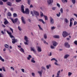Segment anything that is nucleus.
<instances>
[{
    "label": "nucleus",
    "instance_id": "nucleus-9",
    "mask_svg": "<svg viewBox=\"0 0 77 77\" xmlns=\"http://www.w3.org/2000/svg\"><path fill=\"white\" fill-rule=\"evenodd\" d=\"M50 22L51 24H54V20L51 17H50Z\"/></svg>",
    "mask_w": 77,
    "mask_h": 77
},
{
    "label": "nucleus",
    "instance_id": "nucleus-23",
    "mask_svg": "<svg viewBox=\"0 0 77 77\" xmlns=\"http://www.w3.org/2000/svg\"><path fill=\"white\" fill-rule=\"evenodd\" d=\"M44 38L45 39L47 38V34H44Z\"/></svg>",
    "mask_w": 77,
    "mask_h": 77
},
{
    "label": "nucleus",
    "instance_id": "nucleus-14",
    "mask_svg": "<svg viewBox=\"0 0 77 77\" xmlns=\"http://www.w3.org/2000/svg\"><path fill=\"white\" fill-rule=\"evenodd\" d=\"M32 56L30 55H28V57H27V59L29 60H30V58H32Z\"/></svg>",
    "mask_w": 77,
    "mask_h": 77
},
{
    "label": "nucleus",
    "instance_id": "nucleus-26",
    "mask_svg": "<svg viewBox=\"0 0 77 77\" xmlns=\"http://www.w3.org/2000/svg\"><path fill=\"white\" fill-rule=\"evenodd\" d=\"M8 14L9 17H11V16H12V14H11V12H10L8 13Z\"/></svg>",
    "mask_w": 77,
    "mask_h": 77
},
{
    "label": "nucleus",
    "instance_id": "nucleus-37",
    "mask_svg": "<svg viewBox=\"0 0 77 77\" xmlns=\"http://www.w3.org/2000/svg\"><path fill=\"white\" fill-rule=\"evenodd\" d=\"M60 12H61V14H63V8H61L60 9Z\"/></svg>",
    "mask_w": 77,
    "mask_h": 77
},
{
    "label": "nucleus",
    "instance_id": "nucleus-12",
    "mask_svg": "<svg viewBox=\"0 0 77 77\" xmlns=\"http://www.w3.org/2000/svg\"><path fill=\"white\" fill-rule=\"evenodd\" d=\"M24 40H26V42H29V40H28V38L27 36H24Z\"/></svg>",
    "mask_w": 77,
    "mask_h": 77
},
{
    "label": "nucleus",
    "instance_id": "nucleus-4",
    "mask_svg": "<svg viewBox=\"0 0 77 77\" xmlns=\"http://www.w3.org/2000/svg\"><path fill=\"white\" fill-rule=\"evenodd\" d=\"M12 43L13 44H14L16 42H17V41H18V40L17 39H15V38H13L12 39Z\"/></svg>",
    "mask_w": 77,
    "mask_h": 77
},
{
    "label": "nucleus",
    "instance_id": "nucleus-56",
    "mask_svg": "<svg viewBox=\"0 0 77 77\" xmlns=\"http://www.w3.org/2000/svg\"><path fill=\"white\" fill-rule=\"evenodd\" d=\"M72 20H74V19H73V18H72L70 19V22H72Z\"/></svg>",
    "mask_w": 77,
    "mask_h": 77
},
{
    "label": "nucleus",
    "instance_id": "nucleus-20",
    "mask_svg": "<svg viewBox=\"0 0 77 77\" xmlns=\"http://www.w3.org/2000/svg\"><path fill=\"white\" fill-rule=\"evenodd\" d=\"M4 24H5V25H6V24H8V23H9V22H8V21H5L4 22Z\"/></svg>",
    "mask_w": 77,
    "mask_h": 77
},
{
    "label": "nucleus",
    "instance_id": "nucleus-49",
    "mask_svg": "<svg viewBox=\"0 0 77 77\" xmlns=\"http://www.w3.org/2000/svg\"><path fill=\"white\" fill-rule=\"evenodd\" d=\"M52 30H54V29H56V27L54 26H53L51 28Z\"/></svg>",
    "mask_w": 77,
    "mask_h": 77
},
{
    "label": "nucleus",
    "instance_id": "nucleus-62",
    "mask_svg": "<svg viewBox=\"0 0 77 77\" xmlns=\"http://www.w3.org/2000/svg\"><path fill=\"white\" fill-rule=\"evenodd\" d=\"M8 34L9 35V36H10L12 35V33L11 32H9Z\"/></svg>",
    "mask_w": 77,
    "mask_h": 77
},
{
    "label": "nucleus",
    "instance_id": "nucleus-59",
    "mask_svg": "<svg viewBox=\"0 0 77 77\" xmlns=\"http://www.w3.org/2000/svg\"><path fill=\"white\" fill-rule=\"evenodd\" d=\"M22 70V71L23 72H24V69H21Z\"/></svg>",
    "mask_w": 77,
    "mask_h": 77
},
{
    "label": "nucleus",
    "instance_id": "nucleus-61",
    "mask_svg": "<svg viewBox=\"0 0 77 77\" xmlns=\"http://www.w3.org/2000/svg\"><path fill=\"white\" fill-rule=\"evenodd\" d=\"M32 76H35V73L33 72L32 73Z\"/></svg>",
    "mask_w": 77,
    "mask_h": 77
},
{
    "label": "nucleus",
    "instance_id": "nucleus-19",
    "mask_svg": "<svg viewBox=\"0 0 77 77\" xmlns=\"http://www.w3.org/2000/svg\"><path fill=\"white\" fill-rule=\"evenodd\" d=\"M7 5H8V6H11L12 5H11V2H8L7 3Z\"/></svg>",
    "mask_w": 77,
    "mask_h": 77
},
{
    "label": "nucleus",
    "instance_id": "nucleus-30",
    "mask_svg": "<svg viewBox=\"0 0 77 77\" xmlns=\"http://www.w3.org/2000/svg\"><path fill=\"white\" fill-rule=\"evenodd\" d=\"M13 17H17V14L16 13H14L13 14Z\"/></svg>",
    "mask_w": 77,
    "mask_h": 77
},
{
    "label": "nucleus",
    "instance_id": "nucleus-40",
    "mask_svg": "<svg viewBox=\"0 0 77 77\" xmlns=\"http://www.w3.org/2000/svg\"><path fill=\"white\" fill-rule=\"evenodd\" d=\"M2 69L4 72H5V71H6V70H5V67H2Z\"/></svg>",
    "mask_w": 77,
    "mask_h": 77
},
{
    "label": "nucleus",
    "instance_id": "nucleus-17",
    "mask_svg": "<svg viewBox=\"0 0 77 77\" xmlns=\"http://www.w3.org/2000/svg\"><path fill=\"white\" fill-rule=\"evenodd\" d=\"M69 56V54L65 55L64 56V59H67Z\"/></svg>",
    "mask_w": 77,
    "mask_h": 77
},
{
    "label": "nucleus",
    "instance_id": "nucleus-8",
    "mask_svg": "<svg viewBox=\"0 0 77 77\" xmlns=\"http://www.w3.org/2000/svg\"><path fill=\"white\" fill-rule=\"evenodd\" d=\"M53 2V0H48V3L49 4V5H50V4H51Z\"/></svg>",
    "mask_w": 77,
    "mask_h": 77
},
{
    "label": "nucleus",
    "instance_id": "nucleus-22",
    "mask_svg": "<svg viewBox=\"0 0 77 77\" xmlns=\"http://www.w3.org/2000/svg\"><path fill=\"white\" fill-rule=\"evenodd\" d=\"M54 38H59V36L58 35H55L53 36Z\"/></svg>",
    "mask_w": 77,
    "mask_h": 77
},
{
    "label": "nucleus",
    "instance_id": "nucleus-52",
    "mask_svg": "<svg viewBox=\"0 0 77 77\" xmlns=\"http://www.w3.org/2000/svg\"><path fill=\"white\" fill-rule=\"evenodd\" d=\"M52 10H53L54 11V10H56V7H53L52 8Z\"/></svg>",
    "mask_w": 77,
    "mask_h": 77
},
{
    "label": "nucleus",
    "instance_id": "nucleus-29",
    "mask_svg": "<svg viewBox=\"0 0 77 77\" xmlns=\"http://www.w3.org/2000/svg\"><path fill=\"white\" fill-rule=\"evenodd\" d=\"M51 67V65H47L46 66V68H47L48 69H49V67Z\"/></svg>",
    "mask_w": 77,
    "mask_h": 77
},
{
    "label": "nucleus",
    "instance_id": "nucleus-47",
    "mask_svg": "<svg viewBox=\"0 0 77 77\" xmlns=\"http://www.w3.org/2000/svg\"><path fill=\"white\" fill-rule=\"evenodd\" d=\"M53 60H55V61H56V60H56V59L55 58H53L51 59V61H52Z\"/></svg>",
    "mask_w": 77,
    "mask_h": 77
},
{
    "label": "nucleus",
    "instance_id": "nucleus-64",
    "mask_svg": "<svg viewBox=\"0 0 77 77\" xmlns=\"http://www.w3.org/2000/svg\"><path fill=\"white\" fill-rule=\"evenodd\" d=\"M2 75V73L0 74V77H3V76Z\"/></svg>",
    "mask_w": 77,
    "mask_h": 77
},
{
    "label": "nucleus",
    "instance_id": "nucleus-13",
    "mask_svg": "<svg viewBox=\"0 0 77 77\" xmlns=\"http://www.w3.org/2000/svg\"><path fill=\"white\" fill-rule=\"evenodd\" d=\"M30 50L31 51H33L34 52H35V48L33 47L32 48V47H30Z\"/></svg>",
    "mask_w": 77,
    "mask_h": 77
},
{
    "label": "nucleus",
    "instance_id": "nucleus-53",
    "mask_svg": "<svg viewBox=\"0 0 77 77\" xmlns=\"http://www.w3.org/2000/svg\"><path fill=\"white\" fill-rule=\"evenodd\" d=\"M51 48L52 49H53L54 48V46H53V45H51Z\"/></svg>",
    "mask_w": 77,
    "mask_h": 77
},
{
    "label": "nucleus",
    "instance_id": "nucleus-28",
    "mask_svg": "<svg viewBox=\"0 0 77 77\" xmlns=\"http://www.w3.org/2000/svg\"><path fill=\"white\" fill-rule=\"evenodd\" d=\"M28 1V4L30 5V2H31V1L30 0H27Z\"/></svg>",
    "mask_w": 77,
    "mask_h": 77
},
{
    "label": "nucleus",
    "instance_id": "nucleus-44",
    "mask_svg": "<svg viewBox=\"0 0 77 77\" xmlns=\"http://www.w3.org/2000/svg\"><path fill=\"white\" fill-rule=\"evenodd\" d=\"M0 5H3V2L2 1H0Z\"/></svg>",
    "mask_w": 77,
    "mask_h": 77
},
{
    "label": "nucleus",
    "instance_id": "nucleus-35",
    "mask_svg": "<svg viewBox=\"0 0 77 77\" xmlns=\"http://www.w3.org/2000/svg\"><path fill=\"white\" fill-rule=\"evenodd\" d=\"M65 22H66V23H68V20L67 19L65 18Z\"/></svg>",
    "mask_w": 77,
    "mask_h": 77
},
{
    "label": "nucleus",
    "instance_id": "nucleus-24",
    "mask_svg": "<svg viewBox=\"0 0 77 77\" xmlns=\"http://www.w3.org/2000/svg\"><path fill=\"white\" fill-rule=\"evenodd\" d=\"M18 29H19L20 31H22V30H23V29H21V28L20 26H18Z\"/></svg>",
    "mask_w": 77,
    "mask_h": 77
},
{
    "label": "nucleus",
    "instance_id": "nucleus-55",
    "mask_svg": "<svg viewBox=\"0 0 77 77\" xmlns=\"http://www.w3.org/2000/svg\"><path fill=\"white\" fill-rule=\"evenodd\" d=\"M10 68L11 69H12V70L13 71H14V68L13 67L11 66Z\"/></svg>",
    "mask_w": 77,
    "mask_h": 77
},
{
    "label": "nucleus",
    "instance_id": "nucleus-43",
    "mask_svg": "<svg viewBox=\"0 0 77 77\" xmlns=\"http://www.w3.org/2000/svg\"><path fill=\"white\" fill-rule=\"evenodd\" d=\"M10 30L12 32V33H14V31H13V29H12V28H10Z\"/></svg>",
    "mask_w": 77,
    "mask_h": 77
},
{
    "label": "nucleus",
    "instance_id": "nucleus-16",
    "mask_svg": "<svg viewBox=\"0 0 77 77\" xmlns=\"http://www.w3.org/2000/svg\"><path fill=\"white\" fill-rule=\"evenodd\" d=\"M35 59V58L33 57L32 58V59H31V62L32 63H35V61L34 60Z\"/></svg>",
    "mask_w": 77,
    "mask_h": 77
},
{
    "label": "nucleus",
    "instance_id": "nucleus-54",
    "mask_svg": "<svg viewBox=\"0 0 77 77\" xmlns=\"http://www.w3.org/2000/svg\"><path fill=\"white\" fill-rule=\"evenodd\" d=\"M74 43L75 44V45H77V41H75L74 42Z\"/></svg>",
    "mask_w": 77,
    "mask_h": 77
},
{
    "label": "nucleus",
    "instance_id": "nucleus-15",
    "mask_svg": "<svg viewBox=\"0 0 77 77\" xmlns=\"http://www.w3.org/2000/svg\"><path fill=\"white\" fill-rule=\"evenodd\" d=\"M39 21H40V22H42V23H43V24H45V22H44V20H43L42 19H39Z\"/></svg>",
    "mask_w": 77,
    "mask_h": 77
},
{
    "label": "nucleus",
    "instance_id": "nucleus-41",
    "mask_svg": "<svg viewBox=\"0 0 77 77\" xmlns=\"http://www.w3.org/2000/svg\"><path fill=\"white\" fill-rule=\"evenodd\" d=\"M42 51V49L40 48L39 47V52H41Z\"/></svg>",
    "mask_w": 77,
    "mask_h": 77
},
{
    "label": "nucleus",
    "instance_id": "nucleus-3",
    "mask_svg": "<svg viewBox=\"0 0 77 77\" xmlns=\"http://www.w3.org/2000/svg\"><path fill=\"white\" fill-rule=\"evenodd\" d=\"M62 35L64 38H65L67 36H68V32L66 31H64L63 32Z\"/></svg>",
    "mask_w": 77,
    "mask_h": 77
},
{
    "label": "nucleus",
    "instance_id": "nucleus-11",
    "mask_svg": "<svg viewBox=\"0 0 77 77\" xmlns=\"http://www.w3.org/2000/svg\"><path fill=\"white\" fill-rule=\"evenodd\" d=\"M60 71L59 70L58 71L57 73V75L55 77H61L59 76V74H60Z\"/></svg>",
    "mask_w": 77,
    "mask_h": 77
},
{
    "label": "nucleus",
    "instance_id": "nucleus-46",
    "mask_svg": "<svg viewBox=\"0 0 77 77\" xmlns=\"http://www.w3.org/2000/svg\"><path fill=\"white\" fill-rule=\"evenodd\" d=\"M21 1V0H16V2L17 3H18V2Z\"/></svg>",
    "mask_w": 77,
    "mask_h": 77
},
{
    "label": "nucleus",
    "instance_id": "nucleus-27",
    "mask_svg": "<svg viewBox=\"0 0 77 77\" xmlns=\"http://www.w3.org/2000/svg\"><path fill=\"white\" fill-rule=\"evenodd\" d=\"M44 17H45V20H48V17H47V16L44 15Z\"/></svg>",
    "mask_w": 77,
    "mask_h": 77
},
{
    "label": "nucleus",
    "instance_id": "nucleus-10",
    "mask_svg": "<svg viewBox=\"0 0 77 77\" xmlns=\"http://www.w3.org/2000/svg\"><path fill=\"white\" fill-rule=\"evenodd\" d=\"M53 45L54 47H56V46H57V45L58 44L56 42H53Z\"/></svg>",
    "mask_w": 77,
    "mask_h": 77
},
{
    "label": "nucleus",
    "instance_id": "nucleus-63",
    "mask_svg": "<svg viewBox=\"0 0 77 77\" xmlns=\"http://www.w3.org/2000/svg\"><path fill=\"white\" fill-rule=\"evenodd\" d=\"M24 43L25 45H28V43H27V42H24Z\"/></svg>",
    "mask_w": 77,
    "mask_h": 77
},
{
    "label": "nucleus",
    "instance_id": "nucleus-42",
    "mask_svg": "<svg viewBox=\"0 0 77 77\" xmlns=\"http://www.w3.org/2000/svg\"><path fill=\"white\" fill-rule=\"evenodd\" d=\"M72 2L73 4H75V0H72Z\"/></svg>",
    "mask_w": 77,
    "mask_h": 77
},
{
    "label": "nucleus",
    "instance_id": "nucleus-48",
    "mask_svg": "<svg viewBox=\"0 0 77 77\" xmlns=\"http://www.w3.org/2000/svg\"><path fill=\"white\" fill-rule=\"evenodd\" d=\"M72 74V73L71 72H68V75L69 76V75H71Z\"/></svg>",
    "mask_w": 77,
    "mask_h": 77
},
{
    "label": "nucleus",
    "instance_id": "nucleus-58",
    "mask_svg": "<svg viewBox=\"0 0 77 77\" xmlns=\"http://www.w3.org/2000/svg\"><path fill=\"white\" fill-rule=\"evenodd\" d=\"M42 69H44V70H45V67H42Z\"/></svg>",
    "mask_w": 77,
    "mask_h": 77
},
{
    "label": "nucleus",
    "instance_id": "nucleus-1",
    "mask_svg": "<svg viewBox=\"0 0 77 77\" xmlns=\"http://www.w3.org/2000/svg\"><path fill=\"white\" fill-rule=\"evenodd\" d=\"M21 10L23 14H26V15H29L30 13V10L28 8H26L24 11V5H22L21 6Z\"/></svg>",
    "mask_w": 77,
    "mask_h": 77
},
{
    "label": "nucleus",
    "instance_id": "nucleus-5",
    "mask_svg": "<svg viewBox=\"0 0 77 77\" xmlns=\"http://www.w3.org/2000/svg\"><path fill=\"white\" fill-rule=\"evenodd\" d=\"M21 20L23 24H26V21H25V19H24V17L23 16H22L21 17Z\"/></svg>",
    "mask_w": 77,
    "mask_h": 77
},
{
    "label": "nucleus",
    "instance_id": "nucleus-51",
    "mask_svg": "<svg viewBox=\"0 0 77 77\" xmlns=\"http://www.w3.org/2000/svg\"><path fill=\"white\" fill-rule=\"evenodd\" d=\"M57 6H58V8H60V5H59V3H57Z\"/></svg>",
    "mask_w": 77,
    "mask_h": 77
},
{
    "label": "nucleus",
    "instance_id": "nucleus-39",
    "mask_svg": "<svg viewBox=\"0 0 77 77\" xmlns=\"http://www.w3.org/2000/svg\"><path fill=\"white\" fill-rule=\"evenodd\" d=\"M72 22H70L69 27H72Z\"/></svg>",
    "mask_w": 77,
    "mask_h": 77
},
{
    "label": "nucleus",
    "instance_id": "nucleus-38",
    "mask_svg": "<svg viewBox=\"0 0 77 77\" xmlns=\"http://www.w3.org/2000/svg\"><path fill=\"white\" fill-rule=\"evenodd\" d=\"M39 28L40 30H42V31L43 30V29L41 28V26H40V25H39Z\"/></svg>",
    "mask_w": 77,
    "mask_h": 77
},
{
    "label": "nucleus",
    "instance_id": "nucleus-31",
    "mask_svg": "<svg viewBox=\"0 0 77 77\" xmlns=\"http://www.w3.org/2000/svg\"><path fill=\"white\" fill-rule=\"evenodd\" d=\"M62 2L63 3H65V2H66V3H67V0H61Z\"/></svg>",
    "mask_w": 77,
    "mask_h": 77
},
{
    "label": "nucleus",
    "instance_id": "nucleus-21",
    "mask_svg": "<svg viewBox=\"0 0 77 77\" xmlns=\"http://www.w3.org/2000/svg\"><path fill=\"white\" fill-rule=\"evenodd\" d=\"M20 51L21 52H23V53L24 52V49L22 48H21L20 49Z\"/></svg>",
    "mask_w": 77,
    "mask_h": 77
},
{
    "label": "nucleus",
    "instance_id": "nucleus-18",
    "mask_svg": "<svg viewBox=\"0 0 77 77\" xmlns=\"http://www.w3.org/2000/svg\"><path fill=\"white\" fill-rule=\"evenodd\" d=\"M42 71L41 70V71L39 72V74L41 77L42 76Z\"/></svg>",
    "mask_w": 77,
    "mask_h": 77
},
{
    "label": "nucleus",
    "instance_id": "nucleus-25",
    "mask_svg": "<svg viewBox=\"0 0 77 77\" xmlns=\"http://www.w3.org/2000/svg\"><path fill=\"white\" fill-rule=\"evenodd\" d=\"M40 14H41L40 15H41V17H44V14H43V13H42V12L41 11Z\"/></svg>",
    "mask_w": 77,
    "mask_h": 77
},
{
    "label": "nucleus",
    "instance_id": "nucleus-33",
    "mask_svg": "<svg viewBox=\"0 0 77 77\" xmlns=\"http://www.w3.org/2000/svg\"><path fill=\"white\" fill-rule=\"evenodd\" d=\"M60 12H59V14H57V17H60Z\"/></svg>",
    "mask_w": 77,
    "mask_h": 77
},
{
    "label": "nucleus",
    "instance_id": "nucleus-45",
    "mask_svg": "<svg viewBox=\"0 0 77 77\" xmlns=\"http://www.w3.org/2000/svg\"><path fill=\"white\" fill-rule=\"evenodd\" d=\"M10 36L11 38H15V37L12 35H10Z\"/></svg>",
    "mask_w": 77,
    "mask_h": 77
},
{
    "label": "nucleus",
    "instance_id": "nucleus-60",
    "mask_svg": "<svg viewBox=\"0 0 77 77\" xmlns=\"http://www.w3.org/2000/svg\"><path fill=\"white\" fill-rule=\"evenodd\" d=\"M48 56H51V52L50 53V54H48Z\"/></svg>",
    "mask_w": 77,
    "mask_h": 77
},
{
    "label": "nucleus",
    "instance_id": "nucleus-6",
    "mask_svg": "<svg viewBox=\"0 0 77 77\" xmlns=\"http://www.w3.org/2000/svg\"><path fill=\"white\" fill-rule=\"evenodd\" d=\"M64 45L65 47H66V48H69V47H70V45L68 44V42L65 43Z\"/></svg>",
    "mask_w": 77,
    "mask_h": 77
},
{
    "label": "nucleus",
    "instance_id": "nucleus-50",
    "mask_svg": "<svg viewBox=\"0 0 77 77\" xmlns=\"http://www.w3.org/2000/svg\"><path fill=\"white\" fill-rule=\"evenodd\" d=\"M2 1H3L4 2H8V0H2Z\"/></svg>",
    "mask_w": 77,
    "mask_h": 77
},
{
    "label": "nucleus",
    "instance_id": "nucleus-7",
    "mask_svg": "<svg viewBox=\"0 0 77 77\" xmlns=\"http://www.w3.org/2000/svg\"><path fill=\"white\" fill-rule=\"evenodd\" d=\"M33 13L35 15H36L37 16H39V13H38V11L34 10Z\"/></svg>",
    "mask_w": 77,
    "mask_h": 77
},
{
    "label": "nucleus",
    "instance_id": "nucleus-2",
    "mask_svg": "<svg viewBox=\"0 0 77 77\" xmlns=\"http://www.w3.org/2000/svg\"><path fill=\"white\" fill-rule=\"evenodd\" d=\"M11 20L12 23H13L14 24L15 23H17L18 20V18H16L14 19H14L12 18H11Z\"/></svg>",
    "mask_w": 77,
    "mask_h": 77
},
{
    "label": "nucleus",
    "instance_id": "nucleus-57",
    "mask_svg": "<svg viewBox=\"0 0 77 77\" xmlns=\"http://www.w3.org/2000/svg\"><path fill=\"white\" fill-rule=\"evenodd\" d=\"M77 24V22L76 21H75L74 23V25H75Z\"/></svg>",
    "mask_w": 77,
    "mask_h": 77
},
{
    "label": "nucleus",
    "instance_id": "nucleus-34",
    "mask_svg": "<svg viewBox=\"0 0 77 77\" xmlns=\"http://www.w3.org/2000/svg\"><path fill=\"white\" fill-rule=\"evenodd\" d=\"M5 47L6 48H9V45L7 44H6L5 45Z\"/></svg>",
    "mask_w": 77,
    "mask_h": 77
},
{
    "label": "nucleus",
    "instance_id": "nucleus-32",
    "mask_svg": "<svg viewBox=\"0 0 77 77\" xmlns=\"http://www.w3.org/2000/svg\"><path fill=\"white\" fill-rule=\"evenodd\" d=\"M57 63V60H56V61H55V62L54 63V64L56 65H58V64Z\"/></svg>",
    "mask_w": 77,
    "mask_h": 77
},
{
    "label": "nucleus",
    "instance_id": "nucleus-36",
    "mask_svg": "<svg viewBox=\"0 0 77 77\" xmlns=\"http://www.w3.org/2000/svg\"><path fill=\"white\" fill-rule=\"evenodd\" d=\"M38 43H37V45H36V47L37 48V50L38 51H39V46H38Z\"/></svg>",
    "mask_w": 77,
    "mask_h": 77
}]
</instances>
